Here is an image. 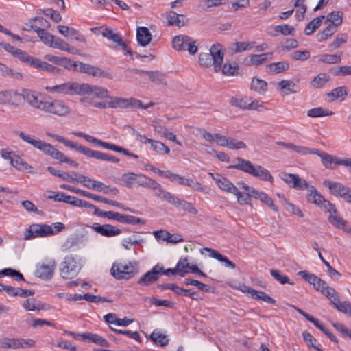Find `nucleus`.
I'll list each match as a JSON object with an SVG mask.
<instances>
[{
    "label": "nucleus",
    "mask_w": 351,
    "mask_h": 351,
    "mask_svg": "<svg viewBox=\"0 0 351 351\" xmlns=\"http://www.w3.org/2000/svg\"><path fill=\"white\" fill-rule=\"evenodd\" d=\"M313 154H316L321 158L324 166L327 169H332L331 165L332 163L343 166L346 163V158H339L327 153L320 152L319 149H313Z\"/></svg>",
    "instance_id": "obj_16"
},
{
    "label": "nucleus",
    "mask_w": 351,
    "mask_h": 351,
    "mask_svg": "<svg viewBox=\"0 0 351 351\" xmlns=\"http://www.w3.org/2000/svg\"><path fill=\"white\" fill-rule=\"evenodd\" d=\"M334 112L331 110L324 109L322 107L314 108L307 111V115L310 117H320L324 116H331Z\"/></svg>",
    "instance_id": "obj_40"
},
{
    "label": "nucleus",
    "mask_w": 351,
    "mask_h": 351,
    "mask_svg": "<svg viewBox=\"0 0 351 351\" xmlns=\"http://www.w3.org/2000/svg\"><path fill=\"white\" fill-rule=\"evenodd\" d=\"M221 69L222 73L226 75H234L239 73V66L235 64L226 63Z\"/></svg>",
    "instance_id": "obj_58"
},
{
    "label": "nucleus",
    "mask_w": 351,
    "mask_h": 351,
    "mask_svg": "<svg viewBox=\"0 0 351 351\" xmlns=\"http://www.w3.org/2000/svg\"><path fill=\"white\" fill-rule=\"evenodd\" d=\"M75 151L85 155L87 157L93 158L99 160L108 161L113 163H118L120 161L119 159L114 156H112L97 150H92L91 149L80 144H78Z\"/></svg>",
    "instance_id": "obj_9"
},
{
    "label": "nucleus",
    "mask_w": 351,
    "mask_h": 351,
    "mask_svg": "<svg viewBox=\"0 0 351 351\" xmlns=\"http://www.w3.org/2000/svg\"><path fill=\"white\" fill-rule=\"evenodd\" d=\"M203 250L208 252L210 257L223 263L225 266L227 267H230L231 269H234L236 267V265L232 261L229 260L226 256L221 254L218 251L208 247H205Z\"/></svg>",
    "instance_id": "obj_25"
},
{
    "label": "nucleus",
    "mask_w": 351,
    "mask_h": 351,
    "mask_svg": "<svg viewBox=\"0 0 351 351\" xmlns=\"http://www.w3.org/2000/svg\"><path fill=\"white\" fill-rule=\"evenodd\" d=\"M163 270V266L157 264L153 268L143 275L138 280V284L141 286H149L158 280Z\"/></svg>",
    "instance_id": "obj_11"
},
{
    "label": "nucleus",
    "mask_w": 351,
    "mask_h": 351,
    "mask_svg": "<svg viewBox=\"0 0 351 351\" xmlns=\"http://www.w3.org/2000/svg\"><path fill=\"white\" fill-rule=\"evenodd\" d=\"M10 164L14 167L16 168L17 169H19L20 171H24V170L31 168V166H29L21 157L16 156V154L11 159Z\"/></svg>",
    "instance_id": "obj_45"
},
{
    "label": "nucleus",
    "mask_w": 351,
    "mask_h": 351,
    "mask_svg": "<svg viewBox=\"0 0 351 351\" xmlns=\"http://www.w3.org/2000/svg\"><path fill=\"white\" fill-rule=\"evenodd\" d=\"M330 80V76L326 73H319L311 82V86L314 88H322Z\"/></svg>",
    "instance_id": "obj_39"
},
{
    "label": "nucleus",
    "mask_w": 351,
    "mask_h": 351,
    "mask_svg": "<svg viewBox=\"0 0 351 351\" xmlns=\"http://www.w3.org/2000/svg\"><path fill=\"white\" fill-rule=\"evenodd\" d=\"M91 228L95 232L106 237H112L117 236L121 233V230L119 228L108 223L100 225L98 223H94L91 226Z\"/></svg>",
    "instance_id": "obj_13"
},
{
    "label": "nucleus",
    "mask_w": 351,
    "mask_h": 351,
    "mask_svg": "<svg viewBox=\"0 0 351 351\" xmlns=\"http://www.w3.org/2000/svg\"><path fill=\"white\" fill-rule=\"evenodd\" d=\"M109 108H126L128 107L147 109L154 105L153 102H150L147 105H144L141 101L135 98H121V97H109Z\"/></svg>",
    "instance_id": "obj_8"
},
{
    "label": "nucleus",
    "mask_w": 351,
    "mask_h": 351,
    "mask_svg": "<svg viewBox=\"0 0 351 351\" xmlns=\"http://www.w3.org/2000/svg\"><path fill=\"white\" fill-rule=\"evenodd\" d=\"M271 276L278 281L280 284L284 285L288 283L291 285H293V282H290L289 277L286 275H282L278 270L276 269H271L270 270Z\"/></svg>",
    "instance_id": "obj_55"
},
{
    "label": "nucleus",
    "mask_w": 351,
    "mask_h": 351,
    "mask_svg": "<svg viewBox=\"0 0 351 351\" xmlns=\"http://www.w3.org/2000/svg\"><path fill=\"white\" fill-rule=\"evenodd\" d=\"M223 56L224 52L222 50L221 45L216 43L211 46L209 53H201L199 54V62L200 65L205 67L213 65L214 71L217 73L221 70Z\"/></svg>",
    "instance_id": "obj_3"
},
{
    "label": "nucleus",
    "mask_w": 351,
    "mask_h": 351,
    "mask_svg": "<svg viewBox=\"0 0 351 351\" xmlns=\"http://www.w3.org/2000/svg\"><path fill=\"white\" fill-rule=\"evenodd\" d=\"M60 271L62 278L71 279L78 274L79 267L73 257H66L61 264Z\"/></svg>",
    "instance_id": "obj_10"
},
{
    "label": "nucleus",
    "mask_w": 351,
    "mask_h": 351,
    "mask_svg": "<svg viewBox=\"0 0 351 351\" xmlns=\"http://www.w3.org/2000/svg\"><path fill=\"white\" fill-rule=\"evenodd\" d=\"M339 312L344 314H349L351 308V302L349 301L341 302L339 298L332 304Z\"/></svg>",
    "instance_id": "obj_48"
},
{
    "label": "nucleus",
    "mask_w": 351,
    "mask_h": 351,
    "mask_svg": "<svg viewBox=\"0 0 351 351\" xmlns=\"http://www.w3.org/2000/svg\"><path fill=\"white\" fill-rule=\"evenodd\" d=\"M14 57L35 68L37 62H39L38 58L29 56L27 52L22 51L21 49L19 50Z\"/></svg>",
    "instance_id": "obj_36"
},
{
    "label": "nucleus",
    "mask_w": 351,
    "mask_h": 351,
    "mask_svg": "<svg viewBox=\"0 0 351 351\" xmlns=\"http://www.w3.org/2000/svg\"><path fill=\"white\" fill-rule=\"evenodd\" d=\"M21 341L19 339L1 338L0 339V348L3 349H19L22 348Z\"/></svg>",
    "instance_id": "obj_32"
},
{
    "label": "nucleus",
    "mask_w": 351,
    "mask_h": 351,
    "mask_svg": "<svg viewBox=\"0 0 351 351\" xmlns=\"http://www.w3.org/2000/svg\"><path fill=\"white\" fill-rule=\"evenodd\" d=\"M150 339L153 341L157 346L163 347L168 344L169 339L167 336L160 332L154 330L153 332L150 335Z\"/></svg>",
    "instance_id": "obj_41"
},
{
    "label": "nucleus",
    "mask_w": 351,
    "mask_h": 351,
    "mask_svg": "<svg viewBox=\"0 0 351 351\" xmlns=\"http://www.w3.org/2000/svg\"><path fill=\"white\" fill-rule=\"evenodd\" d=\"M101 35L116 44L118 42L120 43V41H121V36L119 34L114 33L111 29L108 27L104 28L101 32Z\"/></svg>",
    "instance_id": "obj_49"
},
{
    "label": "nucleus",
    "mask_w": 351,
    "mask_h": 351,
    "mask_svg": "<svg viewBox=\"0 0 351 351\" xmlns=\"http://www.w3.org/2000/svg\"><path fill=\"white\" fill-rule=\"evenodd\" d=\"M254 294L252 295V298L256 300L263 301L268 304H274L276 300L267 295L265 292L261 291H254Z\"/></svg>",
    "instance_id": "obj_50"
},
{
    "label": "nucleus",
    "mask_w": 351,
    "mask_h": 351,
    "mask_svg": "<svg viewBox=\"0 0 351 351\" xmlns=\"http://www.w3.org/2000/svg\"><path fill=\"white\" fill-rule=\"evenodd\" d=\"M76 65L75 71L85 73L93 76H102L104 74V71L101 69L88 64L77 62Z\"/></svg>",
    "instance_id": "obj_18"
},
{
    "label": "nucleus",
    "mask_w": 351,
    "mask_h": 351,
    "mask_svg": "<svg viewBox=\"0 0 351 351\" xmlns=\"http://www.w3.org/2000/svg\"><path fill=\"white\" fill-rule=\"evenodd\" d=\"M324 199L323 196L317 191L315 186H311L309 187L307 193L308 202L317 206H320Z\"/></svg>",
    "instance_id": "obj_31"
},
{
    "label": "nucleus",
    "mask_w": 351,
    "mask_h": 351,
    "mask_svg": "<svg viewBox=\"0 0 351 351\" xmlns=\"http://www.w3.org/2000/svg\"><path fill=\"white\" fill-rule=\"evenodd\" d=\"M150 144L152 149L158 153L162 152L167 154L170 153V149L162 142L152 140Z\"/></svg>",
    "instance_id": "obj_56"
},
{
    "label": "nucleus",
    "mask_w": 351,
    "mask_h": 351,
    "mask_svg": "<svg viewBox=\"0 0 351 351\" xmlns=\"http://www.w3.org/2000/svg\"><path fill=\"white\" fill-rule=\"evenodd\" d=\"M45 90L50 93L88 95L92 98L94 97L99 98H106L108 97V90L104 88L73 82H67L51 86H45Z\"/></svg>",
    "instance_id": "obj_1"
},
{
    "label": "nucleus",
    "mask_w": 351,
    "mask_h": 351,
    "mask_svg": "<svg viewBox=\"0 0 351 351\" xmlns=\"http://www.w3.org/2000/svg\"><path fill=\"white\" fill-rule=\"evenodd\" d=\"M136 73L141 74V73H145L149 75V80L158 84H167L166 80H165V75L160 71H142V70H137Z\"/></svg>",
    "instance_id": "obj_26"
},
{
    "label": "nucleus",
    "mask_w": 351,
    "mask_h": 351,
    "mask_svg": "<svg viewBox=\"0 0 351 351\" xmlns=\"http://www.w3.org/2000/svg\"><path fill=\"white\" fill-rule=\"evenodd\" d=\"M138 272V263L136 261L127 263L114 262L111 267L110 274L117 280H128Z\"/></svg>",
    "instance_id": "obj_4"
},
{
    "label": "nucleus",
    "mask_w": 351,
    "mask_h": 351,
    "mask_svg": "<svg viewBox=\"0 0 351 351\" xmlns=\"http://www.w3.org/2000/svg\"><path fill=\"white\" fill-rule=\"evenodd\" d=\"M237 197V201L240 204H250L251 202V195L249 193H241L238 189V193H234Z\"/></svg>",
    "instance_id": "obj_64"
},
{
    "label": "nucleus",
    "mask_w": 351,
    "mask_h": 351,
    "mask_svg": "<svg viewBox=\"0 0 351 351\" xmlns=\"http://www.w3.org/2000/svg\"><path fill=\"white\" fill-rule=\"evenodd\" d=\"M251 89L260 95H263L267 90V83L263 80L254 77L251 83Z\"/></svg>",
    "instance_id": "obj_33"
},
{
    "label": "nucleus",
    "mask_w": 351,
    "mask_h": 351,
    "mask_svg": "<svg viewBox=\"0 0 351 351\" xmlns=\"http://www.w3.org/2000/svg\"><path fill=\"white\" fill-rule=\"evenodd\" d=\"M19 138L23 141L30 144L34 148L40 149L44 141L36 138L34 136L31 135L29 134H25L23 132H20L19 133Z\"/></svg>",
    "instance_id": "obj_30"
},
{
    "label": "nucleus",
    "mask_w": 351,
    "mask_h": 351,
    "mask_svg": "<svg viewBox=\"0 0 351 351\" xmlns=\"http://www.w3.org/2000/svg\"><path fill=\"white\" fill-rule=\"evenodd\" d=\"M23 306L28 311H39L45 309V305L34 298L25 300Z\"/></svg>",
    "instance_id": "obj_34"
},
{
    "label": "nucleus",
    "mask_w": 351,
    "mask_h": 351,
    "mask_svg": "<svg viewBox=\"0 0 351 351\" xmlns=\"http://www.w3.org/2000/svg\"><path fill=\"white\" fill-rule=\"evenodd\" d=\"M185 266H187V257H182L180 258L175 268H169L167 269H163L161 274H162L167 276H169V274H171L173 275L178 274L180 276V274H182V273L184 272L183 268Z\"/></svg>",
    "instance_id": "obj_29"
},
{
    "label": "nucleus",
    "mask_w": 351,
    "mask_h": 351,
    "mask_svg": "<svg viewBox=\"0 0 351 351\" xmlns=\"http://www.w3.org/2000/svg\"><path fill=\"white\" fill-rule=\"evenodd\" d=\"M310 58V52L308 51H295L291 54V58L293 60L304 61Z\"/></svg>",
    "instance_id": "obj_59"
},
{
    "label": "nucleus",
    "mask_w": 351,
    "mask_h": 351,
    "mask_svg": "<svg viewBox=\"0 0 351 351\" xmlns=\"http://www.w3.org/2000/svg\"><path fill=\"white\" fill-rule=\"evenodd\" d=\"M348 95V91L345 86H339L333 89L331 92L327 93V96L331 98V101L340 99L343 101Z\"/></svg>",
    "instance_id": "obj_37"
},
{
    "label": "nucleus",
    "mask_w": 351,
    "mask_h": 351,
    "mask_svg": "<svg viewBox=\"0 0 351 351\" xmlns=\"http://www.w3.org/2000/svg\"><path fill=\"white\" fill-rule=\"evenodd\" d=\"M25 90V89H23L21 93H19L17 91L10 90L12 93V96L8 97V99L10 100V101L8 103L10 104L12 106H17L22 101H24Z\"/></svg>",
    "instance_id": "obj_51"
},
{
    "label": "nucleus",
    "mask_w": 351,
    "mask_h": 351,
    "mask_svg": "<svg viewBox=\"0 0 351 351\" xmlns=\"http://www.w3.org/2000/svg\"><path fill=\"white\" fill-rule=\"evenodd\" d=\"M280 178L290 187L295 189V188L298 186V182L300 180V176L297 174L282 172L280 174Z\"/></svg>",
    "instance_id": "obj_35"
},
{
    "label": "nucleus",
    "mask_w": 351,
    "mask_h": 351,
    "mask_svg": "<svg viewBox=\"0 0 351 351\" xmlns=\"http://www.w3.org/2000/svg\"><path fill=\"white\" fill-rule=\"evenodd\" d=\"M234 45L236 47L234 51L237 53L251 49L254 47L255 42H237Z\"/></svg>",
    "instance_id": "obj_62"
},
{
    "label": "nucleus",
    "mask_w": 351,
    "mask_h": 351,
    "mask_svg": "<svg viewBox=\"0 0 351 351\" xmlns=\"http://www.w3.org/2000/svg\"><path fill=\"white\" fill-rule=\"evenodd\" d=\"M209 175L215 181L216 184L221 191L232 194L238 193V188L228 178L218 173H209Z\"/></svg>",
    "instance_id": "obj_12"
},
{
    "label": "nucleus",
    "mask_w": 351,
    "mask_h": 351,
    "mask_svg": "<svg viewBox=\"0 0 351 351\" xmlns=\"http://www.w3.org/2000/svg\"><path fill=\"white\" fill-rule=\"evenodd\" d=\"M251 193L254 198L260 199L261 202L269 206L274 211L277 212L278 210V206L275 205L272 199L266 193L260 192L256 189H252Z\"/></svg>",
    "instance_id": "obj_24"
},
{
    "label": "nucleus",
    "mask_w": 351,
    "mask_h": 351,
    "mask_svg": "<svg viewBox=\"0 0 351 351\" xmlns=\"http://www.w3.org/2000/svg\"><path fill=\"white\" fill-rule=\"evenodd\" d=\"M327 21L331 22L330 25H334L337 28L343 22V14L339 11H333L327 15Z\"/></svg>",
    "instance_id": "obj_43"
},
{
    "label": "nucleus",
    "mask_w": 351,
    "mask_h": 351,
    "mask_svg": "<svg viewBox=\"0 0 351 351\" xmlns=\"http://www.w3.org/2000/svg\"><path fill=\"white\" fill-rule=\"evenodd\" d=\"M173 47L177 51H188L191 55L197 53L198 47L197 41L187 35H178L172 40Z\"/></svg>",
    "instance_id": "obj_6"
},
{
    "label": "nucleus",
    "mask_w": 351,
    "mask_h": 351,
    "mask_svg": "<svg viewBox=\"0 0 351 351\" xmlns=\"http://www.w3.org/2000/svg\"><path fill=\"white\" fill-rule=\"evenodd\" d=\"M41 111L59 117L66 116L71 112L69 107L64 101L53 99L49 96H46Z\"/></svg>",
    "instance_id": "obj_5"
},
{
    "label": "nucleus",
    "mask_w": 351,
    "mask_h": 351,
    "mask_svg": "<svg viewBox=\"0 0 351 351\" xmlns=\"http://www.w3.org/2000/svg\"><path fill=\"white\" fill-rule=\"evenodd\" d=\"M328 221L337 228L341 229L351 235V227L349 226L347 221L340 216L330 215L328 217Z\"/></svg>",
    "instance_id": "obj_22"
},
{
    "label": "nucleus",
    "mask_w": 351,
    "mask_h": 351,
    "mask_svg": "<svg viewBox=\"0 0 351 351\" xmlns=\"http://www.w3.org/2000/svg\"><path fill=\"white\" fill-rule=\"evenodd\" d=\"M169 25L182 27L185 25L186 16L184 14H178L174 11H170L167 16Z\"/></svg>",
    "instance_id": "obj_27"
},
{
    "label": "nucleus",
    "mask_w": 351,
    "mask_h": 351,
    "mask_svg": "<svg viewBox=\"0 0 351 351\" xmlns=\"http://www.w3.org/2000/svg\"><path fill=\"white\" fill-rule=\"evenodd\" d=\"M295 28L291 25L285 24L276 25L275 27V31L278 33H281L282 35H291L294 32Z\"/></svg>",
    "instance_id": "obj_63"
},
{
    "label": "nucleus",
    "mask_w": 351,
    "mask_h": 351,
    "mask_svg": "<svg viewBox=\"0 0 351 351\" xmlns=\"http://www.w3.org/2000/svg\"><path fill=\"white\" fill-rule=\"evenodd\" d=\"M4 276L15 277L16 281L24 280V277L21 273L11 268H5L0 271V278Z\"/></svg>",
    "instance_id": "obj_52"
},
{
    "label": "nucleus",
    "mask_w": 351,
    "mask_h": 351,
    "mask_svg": "<svg viewBox=\"0 0 351 351\" xmlns=\"http://www.w3.org/2000/svg\"><path fill=\"white\" fill-rule=\"evenodd\" d=\"M278 86L284 92V95H286L291 93H296L299 91L298 87L292 80H282L278 83Z\"/></svg>",
    "instance_id": "obj_28"
},
{
    "label": "nucleus",
    "mask_w": 351,
    "mask_h": 351,
    "mask_svg": "<svg viewBox=\"0 0 351 351\" xmlns=\"http://www.w3.org/2000/svg\"><path fill=\"white\" fill-rule=\"evenodd\" d=\"M44 154L51 157L55 160H58L59 162L62 157L64 153L58 150L53 145L49 143L44 141L40 149Z\"/></svg>",
    "instance_id": "obj_20"
},
{
    "label": "nucleus",
    "mask_w": 351,
    "mask_h": 351,
    "mask_svg": "<svg viewBox=\"0 0 351 351\" xmlns=\"http://www.w3.org/2000/svg\"><path fill=\"white\" fill-rule=\"evenodd\" d=\"M348 36L346 34L343 33L337 36V38L330 44L329 47L332 49L339 48L342 44L346 43Z\"/></svg>",
    "instance_id": "obj_61"
},
{
    "label": "nucleus",
    "mask_w": 351,
    "mask_h": 351,
    "mask_svg": "<svg viewBox=\"0 0 351 351\" xmlns=\"http://www.w3.org/2000/svg\"><path fill=\"white\" fill-rule=\"evenodd\" d=\"M30 27L37 33L41 41L51 47V43H53L55 38L51 34L45 31L44 28H40L36 24H32Z\"/></svg>",
    "instance_id": "obj_23"
},
{
    "label": "nucleus",
    "mask_w": 351,
    "mask_h": 351,
    "mask_svg": "<svg viewBox=\"0 0 351 351\" xmlns=\"http://www.w3.org/2000/svg\"><path fill=\"white\" fill-rule=\"evenodd\" d=\"M152 39V36L145 27H138L136 31V40L138 44L143 47L147 46Z\"/></svg>",
    "instance_id": "obj_19"
},
{
    "label": "nucleus",
    "mask_w": 351,
    "mask_h": 351,
    "mask_svg": "<svg viewBox=\"0 0 351 351\" xmlns=\"http://www.w3.org/2000/svg\"><path fill=\"white\" fill-rule=\"evenodd\" d=\"M234 160L237 163L230 165L228 168L242 171L264 181H269L271 183L274 182V178L270 172L262 166L253 165L250 160L240 157L236 158Z\"/></svg>",
    "instance_id": "obj_2"
},
{
    "label": "nucleus",
    "mask_w": 351,
    "mask_h": 351,
    "mask_svg": "<svg viewBox=\"0 0 351 351\" xmlns=\"http://www.w3.org/2000/svg\"><path fill=\"white\" fill-rule=\"evenodd\" d=\"M52 227L45 223H33L24 232V239L29 240L36 237H47L54 235Z\"/></svg>",
    "instance_id": "obj_7"
},
{
    "label": "nucleus",
    "mask_w": 351,
    "mask_h": 351,
    "mask_svg": "<svg viewBox=\"0 0 351 351\" xmlns=\"http://www.w3.org/2000/svg\"><path fill=\"white\" fill-rule=\"evenodd\" d=\"M342 52L339 54H323L320 56L319 60L326 64H336L341 60Z\"/></svg>",
    "instance_id": "obj_44"
},
{
    "label": "nucleus",
    "mask_w": 351,
    "mask_h": 351,
    "mask_svg": "<svg viewBox=\"0 0 351 351\" xmlns=\"http://www.w3.org/2000/svg\"><path fill=\"white\" fill-rule=\"evenodd\" d=\"M138 178L137 173L128 172L123 173L120 180L123 182L122 184L128 187H132L133 184L136 183V180Z\"/></svg>",
    "instance_id": "obj_42"
},
{
    "label": "nucleus",
    "mask_w": 351,
    "mask_h": 351,
    "mask_svg": "<svg viewBox=\"0 0 351 351\" xmlns=\"http://www.w3.org/2000/svg\"><path fill=\"white\" fill-rule=\"evenodd\" d=\"M325 18L324 16H318L313 19L305 27L304 33L306 35H311L316 29H317L321 24L322 20Z\"/></svg>",
    "instance_id": "obj_38"
},
{
    "label": "nucleus",
    "mask_w": 351,
    "mask_h": 351,
    "mask_svg": "<svg viewBox=\"0 0 351 351\" xmlns=\"http://www.w3.org/2000/svg\"><path fill=\"white\" fill-rule=\"evenodd\" d=\"M112 330H113L117 334H123L128 336L130 338L135 339L138 342L141 341V338L137 331L132 332L130 330H123L121 329H115L112 327H110Z\"/></svg>",
    "instance_id": "obj_57"
},
{
    "label": "nucleus",
    "mask_w": 351,
    "mask_h": 351,
    "mask_svg": "<svg viewBox=\"0 0 351 351\" xmlns=\"http://www.w3.org/2000/svg\"><path fill=\"white\" fill-rule=\"evenodd\" d=\"M84 139L87 141L88 142L93 143L96 144L97 145L101 146L105 149L111 150L112 147L113 145V143H110L108 142L102 141L100 139L96 138L94 136H92L90 135L86 134L84 136Z\"/></svg>",
    "instance_id": "obj_54"
},
{
    "label": "nucleus",
    "mask_w": 351,
    "mask_h": 351,
    "mask_svg": "<svg viewBox=\"0 0 351 351\" xmlns=\"http://www.w3.org/2000/svg\"><path fill=\"white\" fill-rule=\"evenodd\" d=\"M55 268V261H49L47 263H42L41 265H38L36 270V274L38 278L43 280H49L53 277Z\"/></svg>",
    "instance_id": "obj_15"
},
{
    "label": "nucleus",
    "mask_w": 351,
    "mask_h": 351,
    "mask_svg": "<svg viewBox=\"0 0 351 351\" xmlns=\"http://www.w3.org/2000/svg\"><path fill=\"white\" fill-rule=\"evenodd\" d=\"M325 186L328 187L332 194L344 199L350 188L345 186L341 183L325 180L323 182Z\"/></svg>",
    "instance_id": "obj_17"
},
{
    "label": "nucleus",
    "mask_w": 351,
    "mask_h": 351,
    "mask_svg": "<svg viewBox=\"0 0 351 351\" xmlns=\"http://www.w3.org/2000/svg\"><path fill=\"white\" fill-rule=\"evenodd\" d=\"M45 97L46 96L42 97L38 93L31 90H25V100L34 108L42 110Z\"/></svg>",
    "instance_id": "obj_14"
},
{
    "label": "nucleus",
    "mask_w": 351,
    "mask_h": 351,
    "mask_svg": "<svg viewBox=\"0 0 351 351\" xmlns=\"http://www.w3.org/2000/svg\"><path fill=\"white\" fill-rule=\"evenodd\" d=\"M38 62H37L36 65V68H40L43 71L55 73H59L60 74L62 71V70L58 67H56L53 66L51 64H49L46 62H43L40 60L38 59Z\"/></svg>",
    "instance_id": "obj_46"
},
{
    "label": "nucleus",
    "mask_w": 351,
    "mask_h": 351,
    "mask_svg": "<svg viewBox=\"0 0 351 351\" xmlns=\"http://www.w3.org/2000/svg\"><path fill=\"white\" fill-rule=\"evenodd\" d=\"M289 69V63L287 61L274 62L266 66V72L270 74L284 73Z\"/></svg>",
    "instance_id": "obj_21"
},
{
    "label": "nucleus",
    "mask_w": 351,
    "mask_h": 351,
    "mask_svg": "<svg viewBox=\"0 0 351 351\" xmlns=\"http://www.w3.org/2000/svg\"><path fill=\"white\" fill-rule=\"evenodd\" d=\"M121 223L130 225L145 224V221L132 215L123 214Z\"/></svg>",
    "instance_id": "obj_53"
},
{
    "label": "nucleus",
    "mask_w": 351,
    "mask_h": 351,
    "mask_svg": "<svg viewBox=\"0 0 351 351\" xmlns=\"http://www.w3.org/2000/svg\"><path fill=\"white\" fill-rule=\"evenodd\" d=\"M47 135L51 136V138H53L56 141H58L60 143H63L65 146H66L68 147H70V148H71V149H73L74 150H76L77 147L78 145V143L73 142L71 141H69V140L65 138L64 137H63L62 136H60V135H58V134H51V133H47Z\"/></svg>",
    "instance_id": "obj_47"
},
{
    "label": "nucleus",
    "mask_w": 351,
    "mask_h": 351,
    "mask_svg": "<svg viewBox=\"0 0 351 351\" xmlns=\"http://www.w3.org/2000/svg\"><path fill=\"white\" fill-rule=\"evenodd\" d=\"M227 147L230 149L237 150L241 149H246L247 145L243 141H239L230 137Z\"/></svg>",
    "instance_id": "obj_60"
}]
</instances>
